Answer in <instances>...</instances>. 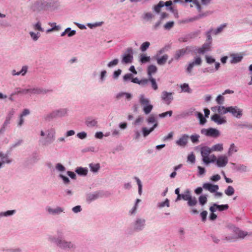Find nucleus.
Segmentation results:
<instances>
[{
	"mask_svg": "<svg viewBox=\"0 0 252 252\" xmlns=\"http://www.w3.org/2000/svg\"><path fill=\"white\" fill-rule=\"evenodd\" d=\"M211 50V43H206L202 45L201 47H199L195 50L196 53L199 54H204L206 52L209 51Z\"/></svg>",
	"mask_w": 252,
	"mask_h": 252,
	"instance_id": "obj_9",
	"label": "nucleus"
},
{
	"mask_svg": "<svg viewBox=\"0 0 252 252\" xmlns=\"http://www.w3.org/2000/svg\"><path fill=\"white\" fill-rule=\"evenodd\" d=\"M216 101L219 104H222L224 101V97L221 95H218L216 98Z\"/></svg>",
	"mask_w": 252,
	"mask_h": 252,
	"instance_id": "obj_53",
	"label": "nucleus"
},
{
	"mask_svg": "<svg viewBox=\"0 0 252 252\" xmlns=\"http://www.w3.org/2000/svg\"><path fill=\"white\" fill-rule=\"evenodd\" d=\"M226 24H223L220 25L219 27H218L216 30H213L214 34H218V33L221 32L222 30L226 27Z\"/></svg>",
	"mask_w": 252,
	"mask_h": 252,
	"instance_id": "obj_36",
	"label": "nucleus"
},
{
	"mask_svg": "<svg viewBox=\"0 0 252 252\" xmlns=\"http://www.w3.org/2000/svg\"><path fill=\"white\" fill-rule=\"evenodd\" d=\"M188 159L191 163H194L195 160V156L193 154L189 155L188 157Z\"/></svg>",
	"mask_w": 252,
	"mask_h": 252,
	"instance_id": "obj_59",
	"label": "nucleus"
},
{
	"mask_svg": "<svg viewBox=\"0 0 252 252\" xmlns=\"http://www.w3.org/2000/svg\"><path fill=\"white\" fill-rule=\"evenodd\" d=\"M139 103L141 106L144 104H148L150 103V100L145 97L144 94H141L139 96Z\"/></svg>",
	"mask_w": 252,
	"mask_h": 252,
	"instance_id": "obj_25",
	"label": "nucleus"
},
{
	"mask_svg": "<svg viewBox=\"0 0 252 252\" xmlns=\"http://www.w3.org/2000/svg\"><path fill=\"white\" fill-rule=\"evenodd\" d=\"M165 206H166L167 207L169 206V201L168 199H166L164 202H162L161 203H160L159 207H163Z\"/></svg>",
	"mask_w": 252,
	"mask_h": 252,
	"instance_id": "obj_58",
	"label": "nucleus"
},
{
	"mask_svg": "<svg viewBox=\"0 0 252 252\" xmlns=\"http://www.w3.org/2000/svg\"><path fill=\"white\" fill-rule=\"evenodd\" d=\"M189 138V135L187 134H183L177 141H176V143L180 146L185 147L188 142Z\"/></svg>",
	"mask_w": 252,
	"mask_h": 252,
	"instance_id": "obj_11",
	"label": "nucleus"
},
{
	"mask_svg": "<svg viewBox=\"0 0 252 252\" xmlns=\"http://www.w3.org/2000/svg\"><path fill=\"white\" fill-rule=\"evenodd\" d=\"M157 71V67L154 65H150L148 68V74L149 77H152V74L155 73Z\"/></svg>",
	"mask_w": 252,
	"mask_h": 252,
	"instance_id": "obj_24",
	"label": "nucleus"
},
{
	"mask_svg": "<svg viewBox=\"0 0 252 252\" xmlns=\"http://www.w3.org/2000/svg\"><path fill=\"white\" fill-rule=\"evenodd\" d=\"M202 133H204L207 136H211L213 137H217L220 135V132L218 130L213 128H209L208 129H203L201 130Z\"/></svg>",
	"mask_w": 252,
	"mask_h": 252,
	"instance_id": "obj_2",
	"label": "nucleus"
},
{
	"mask_svg": "<svg viewBox=\"0 0 252 252\" xmlns=\"http://www.w3.org/2000/svg\"><path fill=\"white\" fill-rule=\"evenodd\" d=\"M238 151L237 147L235 146L234 143L230 145V148L228 150V155L230 156L234 153L237 152Z\"/></svg>",
	"mask_w": 252,
	"mask_h": 252,
	"instance_id": "obj_32",
	"label": "nucleus"
},
{
	"mask_svg": "<svg viewBox=\"0 0 252 252\" xmlns=\"http://www.w3.org/2000/svg\"><path fill=\"white\" fill-rule=\"evenodd\" d=\"M99 194L98 192H94L92 193H89L87 195V199L88 201H91L94 200L98 198Z\"/></svg>",
	"mask_w": 252,
	"mask_h": 252,
	"instance_id": "obj_22",
	"label": "nucleus"
},
{
	"mask_svg": "<svg viewBox=\"0 0 252 252\" xmlns=\"http://www.w3.org/2000/svg\"><path fill=\"white\" fill-rule=\"evenodd\" d=\"M0 158L2 159L3 163H9L11 162L10 160H4V158H7V155H4L2 153H0Z\"/></svg>",
	"mask_w": 252,
	"mask_h": 252,
	"instance_id": "obj_45",
	"label": "nucleus"
},
{
	"mask_svg": "<svg viewBox=\"0 0 252 252\" xmlns=\"http://www.w3.org/2000/svg\"><path fill=\"white\" fill-rule=\"evenodd\" d=\"M142 106H143V110L144 113L147 115L149 114L153 108V106L150 103H148V104H144Z\"/></svg>",
	"mask_w": 252,
	"mask_h": 252,
	"instance_id": "obj_19",
	"label": "nucleus"
},
{
	"mask_svg": "<svg viewBox=\"0 0 252 252\" xmlns=\"http://www.w3.org/2000/svg\"><path fill=\"white\" fill-rule=\"evenodd\" d=\"M173 93L163 91L161 93V99L167 104L169 105L173 99Z\"/></svg>",
	"mask_w": 252,
	"mask_h": 252,
	"instance_id": "obj_3",
	"label": "nucleus"
},
{
	"mask_svg": "<svg viewBox=\"0 0 252 252\" xmlns=\"http://www.w3.org/2000/svg\"><path fill=\"white\" fill-rule=\"evenodd\" d=\"M172 115V111H168L162 113H161L159 115V117L163 118L166 117L167 115H169L170 117Z\"/></svg>",
	"mask_w": 252,
	"mask_h": 252,
	"instance_id": "obj_54",
	"label": "nucleus"
},
{
	"mask_svg": "<svg viewBox=\"0 0 252 252\" xmlns=\"http://www.w3.org/2000/svg\"><path fill=\"white\" fill-rule=\"evenodd\" d=\"M158 126L157 124H155L153 127L148 129L146 127L142 128L143 134L144 137L148 136Z\"/></svg>",
	"mask_w": 252,
	"mask_h": 252,
	"instance_id": "obj_17",
	"label": "nucleus"
},
{
	"mask_svg": "<svg viewBox=\"0 0 252 252\" xmlns=\"http://www.w3.org/2000/svg\"><path fill=\"white\" fill-rule=\"evenodd\" d=\"M164 6V2L162 1H159L158 5L155 6V10L158 13L160 11V8Z\"/></svg>",
	"mask_w": 252,
	"mask_h": 252,
	"instance_id": "obj_43",
	"label": "nucleus"
},
{
	"mask_svg": "<svg viewBox=\"0 0 252 252\" xmlns=\"http://www.w3.org/2000/svg\"><path fill=\"white\" fill-rule=\"evenodd\" d=\"M201 217L203 221H205L206 220L207 216V212L206 211H203L200 214Z\"/></svg>",
	"mask_w": 252,
	"mask_h": 252,
	"instance_id": "obj_60",
	"label": "nucleus"
},
{
	"mask_svg": "<svg viewBox=\"0 0 252 252\" xmlns=\"http://www.w3.org/2000/svg\"><path fill=\"white\" fill-rule=\"evenodd\" d=\"M199 201L201 205H204L207 201V197L205 195H201L199 197Z\"/></svg>",
	"mask_w": 252,
	"mask_h": 252,
	"instance_id": "obj_44",
	"label": "nucleus"
},
{
	"mask_svg": "<svg viewBox=\"0 0 252 252\" xmlns=\"http://www.w3.org/2000/svg\"><path fill=\"white\" fill-rule=\"evenodd\" d=\"M211 120L216 123L221 125L226 122V120L223 117H221L219 114H215L212 116Z\"/></svg>",
	"mask_w": 252,
	"mask_h": 252,
	"instance_id": "obj_12",
	"label": "nucleus"
},
{
	"mask_svg": "<svg viewBox=\"0 0 252 252\" xmlns=\"http://www.w3.org/2000/svg\"><path fill=\"white\" fill-rule=\"evenodd\" d=\"M57 244L60 248L63 249L73 248V245L71 242L64 240H59L57 241Z\"/></svg>",
	"mask_w": 252,
	"mask_h": 252,
	"instance_id": "obj_13",
	"label": "nucleus"
},
{
	"mask_svg": "<svg viewBox=\"0 0 252 252\" xmlns=\"http://www.w3.org/2000/svg\"><path fill=\"white\" fill-rule=\"evenodd\" d=\"M134 179L136 180V181L137 182V185L138 186L139 193L140 194L141 193V191H142V184H141V182L140 180H139V179L138 178L135 177L134 178Z\"/></svg>",
	"mask_w": 252,
	"mask_h": 252,
	"instance_id": "obj_49",
	"label": "nucleus"
},
{
	"mask_svg": "<svg viewBox=\"0 0 252 252\" xmlns=\"http://www.w3.org/2000/svg\"><path fill=\"white\" fill-rule=\"evenodd\" d=\"M215 206H216V207L218 208V210L220 211H222L223 210H226L228 209L229 206L227 204L225 205H217L216 204H215Z\"/></svg>",
	"mask_w": 252,
	"mask_h": 252,
	"instance_id": "obj_42",
	"label": "nucleus"
},
{
	"mask_svg": "<svg viewBox=\"0 0 252 252\" xmlns=\"http://www.w3.org/2000/svg\"><path fill=\"white\" fill-rule=\"evenodd\" d=\"M187 48H183L180 50L176 51V54L175 55V58L176 60H178L181 57H183L185 55L187 52Z\"/></svg>",
	"mask_w": 252,
	"mask_h": 252,
	"instance_id": "obj_16",
	"label": "nucleus"
},
{
	"mask_svg": "<svg viewBox=\"0 0 252 252\" xmlns=\"http://www.w3.org/2000/svg\"><path fill=\"white\" fill-rule=\"evenodd\" d=\"M90 167L91 169V170L93 172H97L98 169L100 168V166L99 164H90Z\"/></svg>",
	"mask_w": 252,
	"mask_h": 252,
	"instance_id": "obj_46",
	"label": "nucleus"
},
{
	"mask_svg": "<svg viewBox=\"0 0 252 252\" xmlns=\"http://www.w3.org/2000/svg\"><path fill=\"white\" fill-rule=\"evenodd\" d=\"M234 232L235 235L237 236V237H236V236H233L231 237H226L225 239L227 240H229L230 239L237 238H244L247 235V232L242 231L238 228H235L234 229Z\"/></svg>",
	"mask_w": 252,
	"mask_h": 252,
	"instance_id": "obj_8",
	"label": "nucleus"
},
{
	"mask_svg": "<svg viewBox=\"0 0 252 252\" xmlns=\"http://www.w3.org/2000/svg\"><path fill=\"white\" fill-rule=\"evenodd\" d=\"M150 59V57L146 56L144 55H142L141 56L140 61L142 63H145L149 62Z\"/></svg>",
	"mask_w": 252,
	"mask_h": 252,
	"instance_id": "obj_47",
	"label": "nucleus"
},
{
	"mask_svg": "<svg viewBox=\"0 0 252 252\" xmlns=\"http://www.w3.org/2000/svg\"><path fill=\"white\" fill-rule=\"evenodd\" d=\"M75 172L79 175H86L88 172L87 169L83 167L77 168Z\"/></svg>",
	"mask_w": 252,
	"mask_h": 252,
	"instance_id": "obj_31",
	"label": "nucleus"
},
{
	"mask_svg": "<svg viewBox=\"0 0 252 252\" xmlns=\"http://www.w3.org/2000/svg\"><path fill=\"white\" fill-rule=\"evenodd\" d=\"M224 192L227 195L231 196L234 193V189L232 186H229L224 190Z\"/></svg>",
	"mask_w": 252,
	"mask_h": 252,
	"instance_id": "obj_33",
	"label": "nucleus"
},
{
	"mask_svg": "<svg viewBox=\"0 0 252 252\" xmlns=\"http://www.w3.org/2000/svg\"><path fill=\"white\" fill-rule=\"evenodd\" d=\"M212 151H219L221 152L223 150V145L222 144H217L212 147L211 148Z\"/></svg>",
	"mask_w": 252,
	"mask_h": 252,
	"instance_id": "obj_28",
	"label": "nucleus"
},
{
	"mask_svg": "<svg viewBox=\"0 0 252 252\" xmlns=\"http://www.w3.org/2000/svg\"><path fill=\"white\" fill-rule=\"evenodd\" d=\"M77 136H78V137L79 138H80V139H84V138H86V136H87V134H86V132H82L78 133L77 134Z\"/></svg>",
	"mask_w": 252,
	"mask_h": 252,
	"instance_id": "obj_64",
	"label": "nucleus"
},
{
	"mask_svg": "<svg viewBox=\"0 0 252 252\" xmlns=\"http://www.w3.org/2000/svg\"><path fill=\"white\" fill-rule=\"evenodd\" d=\"M228 112L231 113L233 116L238 118H240L242 115V110L236 106L228 107Z\"/></svg>",
	"mask_w": 252,
	"mask_h": 252,
	"instance_id": "obj_6",
	"label": "nucleus"
},
{
	"mask_svg": "<svg viewBox=\"0 0 252 252\" xmlns=\"http://www.w3.org/2000/svg\"><path fill=\"white\" fill-rule=\"evenodd\" d=\"M28 90L29 91V94H39L46 93L45 91H43L40 88H31L28 89Z\"/></svg>",
	"mask_w": 252,
	"mask_h": 252,
	"instance_id": "obj_20",
	"label": "nucleus"
},
{
	"mask_svg": "<svg viewBox=\"0 0 252 252\" xmlns=\"http://www.w3.org/2000/svg\"><path fill=\"white\" fill-rule=\"evenodd\" d=\"M47 211L50 214L56 215V214H60L61 212H62L63 211V209L61 207H57L55 209H52V208L49 207L47 209Z\"/></svg>",
	"mask_w": 252,
	"mask_h": 252,
	"instance_id": "obj_21",
	"label": "nucleus"
},
{
	"mask_svg": "<svg viewBox=\"0 0 252 252\" xmlns=\"http://www.w3.org/2000/svg\"><path fill=\"white\" fill-rule=\"evenodd\" d=\"M149 81L151 82L152 87L154 90H157L158 88V85L156 80L152 77H149Z\"/></svg>",
	"mask_w": 252,
	"mask_h": 252,
	"instance_id": "obj_40",
	"label": "nucleus"
},
{
	"mask_svg": "<svg viewBox=\"0 0 252 252\" xmlns=\"http://www.w3.org/2000/svg\"><path fill=\"white\" fill-rule=\"evenodd\" d=\"M197 203V201L195 197H191L190 199L188 201V204L189 206H194Z\"/></svg>",
	"mask_w": 252,
	"mask_h": 252,
	"instance_id": "obj_39",
	"label": "nucleus"
},
{
	"mask_svg": "<svg viewBox=\"0 0 252 252\" xmlns=\"http://www.w3.org/2000/svg\"><path fill=\"white\" fill-rule=\"evenodd\" d=\"M118 62H119V60L118 59H114L112 61L109 62L108 63L107 66L109 67H111L112 66L116 65L118 63Z\"/></svg>",
	"mask_w": 252,
	"mask_h": 252,
	"instance_id": "obj_52",
	"label": "nucleus"
},
{
	"mask_svg": "<svg viewBox=\"0 0 252 252\" xmlns=\"http://www.w3.org/2000/svg\"><path fill=\"white\" fill-rule=\"evenodd\" d=\"M150 45V43L149 42L146 41L142 44L140 46V50L142 52L145 51Z\"/></svg>",
	"mask_w": 252,
	"mask_h": 252,
	"instance_id": "obj_41",
	"label": "nucleus"
},
{
	"mask_svg": "<svg viewBox=\"0 0 252 252\" xmlns=\"http://www.w3.org/2000/svg\"><path fill=\"white\" fill-rule=\"evenodd\" d=\"M197 117L199 119L200 124L204 125L206 122V119L204 117L203 114L200 112H197Z\"/></svg>",
	"mask_w": 252,
	"mask_h": 252,
	"instance_id": "obj_38",
	"label": "nucleus"
},
{
	"mask_svg": "<svg viewBox=\"0 0 252 252\" xmlns=\"http://www.w3.org/2000/svg\"><path fill=\"white\" fill-rule=\"evenodd\" d=\"M174 24V23L173 21L168 22L164 25V28L166 30H169L173 27Z\"/></svg>",
	"mask_w": 252,
	"mask_h": 252,
	"instance_id": "obj_51",
	"label": "nucleus"
},
{
	"mask_svg": "<svg viewBox=\"0 0 252 252\" xmlns=\"http://www.w3.org/2000/svg\"><path fill=\"white\" fill-rule=\"evenodd\" d=\"M201 63H202V60H201V58L199 57H195L194 59V60L189 64V65L187 68V71L189 73H190L193 67L195 65H201Z\"/></svg>",
	"mask_w": 252,
	"mask_h": 252,
	"instance_id": "obj_4",
	"label": "nucleus"
},
{
	"mask_svg": "<svg viewBox=\"0 0 252 252\" xmlns=\"http://www.w3.org/2000/svg\"><path fill=\"white\" fill-rule=\"evenodd\" d=\"M149 124H157V120L156 117L153 115H150L147 120Z\"/></svg>",
	"mask_w": 252,
	"mask_h": 252,
	"instance_id": "obj_34",
	"label": "nucleus"
},
{
	"mask_svg": "<svg viewBox=\"0 0 252 252\" xmlns=\"http://www.w3.org/2000/svg\"><path fill=\"white\" fill-rule=\"evenodd\" d=\"M15 212V210L7 211L3 213H1L0 215H3L5 216H10L13 215Z\"/></svg>",
	"mask_w": 252,
	"mask_h": 252,
	"instance_id": "obj_61",
	"label": "nucleus"
},
{
	"mask_svg": "<svg viewBox=\"0 0 252 252\" xmlns=\"http://www.w3.org/2000/svg\"><path fill=\"white\" fill-rule=\"evenodd\" d=\"M204 189L209 191L212 193L216 192L219 189V186L217 185H213L210 183H205L203 185Z\"/></svg>",
	"mask_w": 252,
	"mask_h": 252,
	"instance_id": "obj_10",
	"label": "nucleus"
},
{
	"mask_svg": "<svg viewBox=\"0 0 252 252\" xmlns=\"http://www.w3.org/2000/svg\"><path fill=\"white\" fill-rule=\"evenodd\" d=\"M205 58L208 63H212L215 62V60L211 57L206 56Z\"/></svg>",
	"mask_w": 252,
	"mask_h": 252,
	"instance_id": "obj_57",
	"label": "nucleus"
},
{
	"mask_svg": "<svg viewBox=\"0 0 252 252\" xmlns=\"http://www.w3.org/2000/svg\"><path fill=\"white\" fill-rule=\"evenodd\" d=\"M216 108H217L218 112L220 114H225L228 112V107H225L223 106H219L212 108V110L215 111Z\"/></svg>",
	"mask_w": 252,
	"mask_h": 252,
	"instance_id": "obj_15",
	"label": "nucleus"
},
{
	"mask_svg": "<svg viewBox=\"0 0 252 252\" xmlns=\"http://www.w3.org/2000/svg\"><path fill=\"white\" fill-rule=\"evenodd\" d=\"M56 169L59 171H65V167L61 163H57L56 166Z\"/></svg>",
	"mask_w": 252,
	"mask_h": 252,
	"instance_id": "obj_56",
	"label": "nucleus"
},
{
	"mask_svg": "<svg viewBox=\"0 0 252 252\" xmlns=\"http://www.w3.org/2000/svg\"><path fill=\"white\" fill-rule=\"evenodd\" d=\"M60 177L63 180V182H64V184H68V183H69V179L67 177L64 176H63L62 174H60Z\"/></svg>",
	"mask_w": 252,
	"mask_h": 252,
	"instance_id": "obj_63",
	"label": "nucleus"
},
{
	"mask_svg": "<svg viewBox=\"0 0 252 252\" xmlns=\"http://www.w3.org/2000/svg\"><path fill=\"white\" fill-rule=\"evenodd\" d=\"M212 152L211 149L207 146H204L201 148V154L202 157V160L206 164L210 163L209 158V155Z\"/></svg>",
	"mask_w": 252,
	"mask_h": 252,
	"instance_id": "obj_1",
	"label": "nucleus"
},
{
	"mask_svg": "<svg viewBox=\"0 0 252 252\" xmlns=\"http://www.w3.org/2000/svg\"><path fill=\"white\" fill-rule=\"evenodd\" d=\"M127 53L124 55L122 59V62L125 63H130L133 60L132 50L131 48H128L127 50Z\"/></svg>",
	"mask_w": 252,
	"mask_h": 252,
	"instance_id": "obj_7",
	"label": "nucleus"
},
{
	"mask_svg": "<svg viewBox=\"0 0 252 252\" xmlns=\"http://www.w3.org/2000/svg\"><path fill=\"white\" fill-rule=\"evenodd\" d=\"M212 33H214V31L213 29H210L208 32H206L207 38L208 40H211L212 39L211 35Z\"/></svg>",
	"mask_w": 252,
	"mask_h": 252,
	"instance_id": "obj_62",
	"label": "nucleus"
},
{
	"mask_svg": "<svg viewBox=\"0 0 252 252\" xmlns=\"http://www.w3.org/2000/svg\"><path fill=\"white\" fill-rule=\"evenodd\" d=\"M168 59V56L166 54L164 55L161 57L157 59V63L159 65H163L165 63Z\"/></svg>",
	"mask_w": 252,
	"mask_h": 252,
	"instance_id": "obj_23",
	"label": "nucleus"
},
{
	"mask_svg": "<svg viewBox=\"0 0 252 252\" xmlns=\"http://www.w3.org/2000/svg\"><path fill=\"white\" fill-rule=\"evenodd\" d=\"M70 30H71V29L70 28H67L64 31V32H62V33L61 34V36H63L64 35H65V34H67L68 36L69 37H70V36H72L75 35V34L76 33L75 31L73 30V31H70Z\"/></svg>",
	"mask_w": 252,
	"mask_h": 252,
	"instance_id": "obj_26",
	"label": "nucleus"
},
{
	"mask_svg": "<svg viewBox=\"0 0 252 252\" xmlns=\"http://www.w3.org/2000/svg\"><path fill=\"white\" fill-rule=\"evenodd\" d=\"M132 76H133V75L131 73L126 74L123 77L124 81H127L128 80H129L130 79L132 80Z\"/></svg>",
	"mask_w": 252,
	"mask_h": 252,
	"instance_id": "obj_55",
	"label": "nucleus"
},
{
	"mask_svg": "<svg viewBox=\"0 0 252 252\" xmlns=\"http://www.w3.org/2000/svg\"><path fill=\"white\" fill-rule=\"evenodd\" d=\"M145 220L138 219L135 224V228L137 230H141L145 225Z\"/></svg>",
	"mask_w": 252,
	"mask_h": 252,
	"instance_id": "obj_18",
	"label": "nucleus"
},
{
	"mask_svg": "<svg viewBox=\"0 0 252 252\" xmlns=\"http://www.w3.org/2000/svg\"><path fill=\"white\" fill-rule=\"evenodd\" d=\"M191 197L190 192L189 190L186 191L185 193L182 194V198L186 201H188Z\"/></svg>",
	"mask_w": 252,
	"mask_h": 252,
	"instance_id": "obj_37",
	"label": "nucleus"
},
{
	"mask_svg": "<svg viewBox=\"0 0 252 252\" xmlns=\"http://www.w3.org/2000/svg\"><path fill=\"white\" fill-rule=\"evenodd\" d=\"M230 58H231L230 63H236L242 61L243 56L240 54H232L230 55Z\"/></svg>",
	"mask_w": 252,
	"mask_h": 252,
	"instance_id": "obj_14",
	"label": "nucleus"
},
{
	"mask_svg": "<svg viewBox=\"0 0 252 252\" xmlns=\"http://www.w3.org/2000/svg\"><path fill=\"white\" fill-rule=\"evenodd\" d=\"M181 88L182 91L184 92H186L188 93H191V89L189 88V86L188 84L184 83L183 85H181Z\"/></svg>",
	"mask_w": 252,
	"mask_h": 252,
	"instance_id": "obj_35",
	"label": "nucleus"
},
{
	"mask_svg": "<svg viewBox=\"0 0 252 252\" xmlns=\"http://www.w3.org/2000/svg\"><path fill=\"white\" fill-rule=\"evenodd\" d=\"M27 71V67L26 66H23L22 69L19 72H16L15 70L12 71V75H18L20 74H22V75H24Z\"/></svg>",
	"mask_w": 252,
	"mask_h": 252,
	"instance_id": "obj_29",
	"label": "nucleus"
},
{
	"mask_svg": "<svg viewBox=\"0 0 252 252\" xmlns=\"http://www.w3.org/2000/svg\"><path fill=\"white\" fill-rule=\"evenodd\" d=\"M86 123L88 126L93 127L96 126L97 122L95 120L89 118L86 121Z\"/></svg>",
	"mask_w": 252,
	"mask_h": 252,
	"instance_id": "obj_30",
	"label": "nucleus"
},
{
	"mask_svg": "<svg viewBox=\"0 0 252 252\" xmlns=\"http://www.w3.org/2000/svg\"><path fill=\"white\" fill-rule=\"evenodd\" d=\"M134 179L136 180V181L137 182V185L138 186L139 193L140 194L141 193V191H142V184H141V182L140 180H139V179L138 178L135 177L134 178Z\"/></svg>",
	"mask_w": 252,
	"mask_h": 252,
	"instance_id": "obj_50",
	"label": "nucleus"
},
{
	"mask_svg": "<svg viewBox=\"0 0 252 252\" xmlns=\"http://www.w3.org/2000/svg\"><path fill=\"white\" fill-rule=\"evenodd\" d=\"M199 136L197 134L192 135L190 136V139L192 143H195L199 141Z\"/></svg>",
	"mask_w": 252,
	"mask_h": 252,
	"instance_id": "obj_48",
	"label": "nucleus"
},
{
	"mask_svg": "<svg viewBox=\"0 0 252 252\" xmlns=\"http://www.w3.org/2000/svg\"><path fill=\"white\" fill-rule=\"evenodd\" d=\"M70 30H71V29L70 28H67L64 31V32H62V33L61 34V36H63L64 35H65V34H67L68 36L69 37H70V36H72L75 35V34L76 33L75 31L73 30V31H70Z\"/></svg>",
	"mask_w": 252,
	"mask_h": 252,
	"instance_id": "obj_27",
	"label": "nucleus"
},
{
	"mask_svg": "<svg viewBox=\"0 0 252 252\" xmlns=\"http://www.w3.org/2000/svg\"><path fill=\"white\" fill-rule=\"evenodd\" d=\"M228 162L227 157L225 155H221L218 158L216 164L219 167H224L227 165Z\"/></svg>",
	"mask_w": 252,
	"mask_h": 252,
	"instance_id": "obj_5",
	"label": "nucleus"
}]
</instances>
